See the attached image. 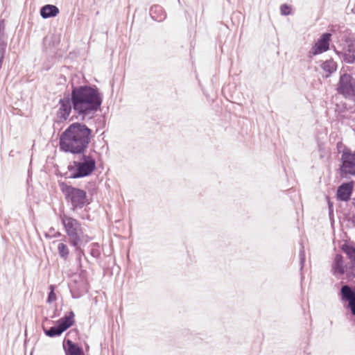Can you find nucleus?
Here are the masks:
<instances>
[{
    "mask_svg": "<svg viewBox=\"0 0 355 355\" xmlns=\"http://www.w3.org/2000/svg\"><path fill=\"white\" fill-rule=\"evenodd\" d=\"M59 13V9L54 5L47 4L40 9V15L44 19L55 17Z\"/></svg>",
    "mask_w": 355,
    "mask_h": 355,
    "instance_id": "16",
    "label": "nucleus"
},
{
    "mask_svg": "<svg viewBox=\"0 0 355 355\" xmlns=\"http://www.w3.org/2000/svg\"><path fill=\"white\" fill-rule=\"evenodd\" d=\"M342 300L348 302V308L355 315V291L349 286L345 285L341 288Z\"/></svg>",
    "mask_w": 355,
    "mask_h": 355,
    "instance_id": "11",
    "label": "nucleus"
},
{
    "mask_svg": "<svg viewBox=\"0 0 355 355\" xmlns=\"http://www.w3.org/2000/svg\"><path fill=\"white\" fill-rule=\"evenodd\" d=\"M60 219L71 245L75 247L76 250H78V245L83 241V238L81 224L76 219L66 214L61 215Z\"/></svg>",
    "mask_w": 355,
    "mask_h": 355,
    "instance_id": "3",
    "label": "nucleus"
},
{
    "mask_svg": "<svg viewBox=\"0 0 355 355\" xmlns=\"http://www.w3.org/2000/svg\"><path fill=\"white\" fill-rule=\"evenodd\" d=\"M50 289H51V291L49 294L47 302L49 303H52L53 302H54L56 300V295L54 293V291H53L54 288L52 285L50 286Z\"/></svg>",
    "mask_w": 355,
    "mask_h": 355,
    "instance_id": "23",
    "label": "nucleus"
},
{
    "mask_svg": "<svg viewBox=\"0 0 355 355\" xmlns=\"http://www.w3.org/2000/svg\"><path fill=\"white\" fill-rule=\"evenodd\" d=\"M336 90L339 94L345 98H351L355 96V79L348 73L340 75Z\"/></svg>",
    "mask_w": 355,
    "mask_h": 355,
    "instance_id": "7",
    "label": "nucleus"
},
{
    "mask_svg": "<svg viewBox=\"0 0 355 355\" xmlns=\"http://www.w3.org/2000/svg\"><path fill=\"white\" fill-rule=\"evenodd\" d=\"M71 98L74 112L83 120L92 119L103 101L98 89L90 86L73 87Z\"/></svg>",
    "mask_w": 355,
    "mask_h": 355,
    "instance_id": "1",
    "label": "nucleus"
},
{
    "mask_svg": "<svg viewBox=\"0 0 355 355\" xmlns=\"http://www.w3.org/2000/svg\"><path fill=\"white\" fill-rule=\"evenodd\" d=\"M340 174L343 178L355 175V151L345 148L341 153Z\"/></svg>",
    "mask_w": 355,
    "mask_h": 355,
    "instance_id": "6",
    "label": "nucleus"
},
{
    "mask_svg": "<svg viewBox=\"0 0 355 355\" xmlns=\"http://www.w3.org/2000/svg\"><path fill=\"white\" fill-rule=\"evenodd\" d=\"M4 29H5L4 21L1 20V21H0V35H1L2 33L4 34Z\"/></svg>",
    "mask_w": 355,
    "mask_h": 355,
    "instance_id": "24",
    "label": "nucleus"
},
{
    "mask_svg": "<svg viewBox=\"0 0 355 355\" xmlns=\"http://www.w3.org/2000/svg\"><path fill=\"white\" fill-rule=\"evenodd\" d=\"M321 67L323 71L326 72L325 76L329 77L332 73L336 71L337 64L331 59L324 62Z\"/></svg>",
    "mask_w": 355,
    "mask_h": 355,
    "instance_id": "19",
    "label": "nucleus"
},
{
    "mask_svg": "<svg viewBox=\"0 0 355 355\" xmlns=\"http://www.w3.org/2000/svg\"><path fill=\"white\" fill-rule=\"evenodd\" d=\"M353 187V182L343 183L339 186L338 187L336 193L338 199L341 201H348L350 199V196L352 193Z\"/></svg>",
    "mask_w": 355,
    "mask_h": 355,
    "instance_id": "12",
    "label": "nucleus"
},
{
    "mask_svg": "<svg viewBox=\"0 0 355 355\" xmlns=\"http://www.w3.org/2000/svg\"><path fill=\"white\" fill-rule=\"evenodd\" d=\"M300 257L301 264H302L304 261V252L303 250L300 251Z\"/></svg>",
    "mask_w": 355,
    "mask_h": 355,
    "instance_id": "25",
    "label": "nucleus"
},
{
    "mask_svg": "<svg viewBox=\"0 0 355 355\" xmlns=\"http://www.w3.org/2000/svg\"><path fill=\"white\" fill-rule=\"evenodd\" d=\"M332 270L335 275H342L346 274L347 277H354L355 275L351 274L349 272V266L344 264L343 257L340 254H336L334 257Z\"/></svg>",
    "mask_w": 355,
    "mask_h": 355,
    "instance_id": "9",
    "label": "nucleus"
},
{
    "mask_svg": "<svg viewBox=\"0 0 355 355\" xmlns=\"http://www.w3.org/2000/svg\"><path fill=\"white\" fill-rule=\"evenodd\" d=\"M280 12L282 15H288L291 14L292 8L291 6L284 3L280 7Z\"/></svg>",
    "mask_w": 355,
    "mask_h": 355,
    "instance_id": "22",
    "label": "nucleus"
},
{
    "mask_svg": "<svg viewBox=\"0 0 355 355\" xmlns=\"http://www.w3.org/2000/svg\"><path fill=\"white\" fill-rule=\"evenodd\" d=\"M67 348L65 349L66 355H85L82 348L70 340L66 342Z\"/></svg>",
    "mask_w": 355,
    "mask_h": 355,
    "instance_id": "18",
    "label": "nucleus"
},
{
    "mask_svg": "<svg viewBox=\"0 0 355 355\" xmlns=\"http://www.w3.org/2000/svg\"><path fill=\"white\" fill-rule=\"evenodd\" d=\"M150 15L152 19L157 21H162L166 18L165 12L161 6L157 5L153 6L150 8Z\"/></svg>",
    "mask_w": 355,
    "mask_h": 355,
    "instance_id": "17",
    "label": "nucleus"
},
{
    "mask_svg": "<svg viewBox=\"0 0 355 355\" xmlns=\"http://www.w3.org/2000/svg\"><path fill=\"white\" fill-rule=\"evenodd\" d=\"M330 38V33L322 34L321 37L318 40L315 46L312 48L310 53L312 55H315L327 51L329 49Z\"/></svg>",
    "mask_w": 355,
    "mask_h": 355,
    "instance_id": "10",
    "label": "nucleus"
},
{
    "mask_svg": "<svg viewBox=\"0 0 355 355\" xmlns=\"http://www.w3.org/2000/svg\"><path fill=\"white\" fill-rule=\"evenodd\" d=\"M64 331L58 326H54L51 327L49 329H44V333L49 337H55L60 336Z\"/></svg>",
    "mask_w": 355,
    "mask_h": 355,
    "instance_id": "21",
    "label": "nucleus"
},
{
    "mask_svg": "<svg viewBox=\"0 0 355 355\" xmlns=\"http://www.w3.org/2000/svg\"><path fill=\"white\" fill-rule=\"evenodd\" d=\"M60 188L66 197L71 200L73 208H82L89 203L85 191L64 183L60 184Z\"/></svg>",
    "mask_w": 355,
    "mask_h": 355,
    "instance_id": "5",
    "label": "nucleus"
},
{
    "mask_svg": "<svg viewBox=\"0 0 355 355\" xmlns=\"http://www.w3.org/2000/svg\"><path fill=\"white\" fill-rule=\"evenodd\" d=\"M92 130L80 123L71 124L60 135V147L64 152L83 153L92 138Z\"/></svg>",
    "mask_w": 355,
    "mask_h": 355,
    "instance_id": "2",
    "label": "nucleus"
},
{
    "mask_svg": "<svg viewBox=\"0 0 355 355\" xmlns=\"http://www.w3.org/2000/svg\"><path fill=\"white\" fill-rule=\"evenodd\" d=\"M74 313L73 311H69L65 315L57 321L58 326L62 329L63 331H66L68 328L71 327L74 323Z\"/></svg>",
    "mask_w": 355,
    "mask_h": 355,
    "instance_id": "15",
    "label": "nucleus"
},
{
    "mask_svg": "<svg viewBox=\"0 0 355 355\" xmlns=\"http://www.w3.org/2000/svg\"><path fill=\"white\" fill-rule=\"evenodd\" d=\"M57 248L60 257L64 260L67 259L69 254V250L67 245L65 243L60 242L58 243Z\"/></svg>",
    "mask_w": 355,
    "mask_h": 355,
    "instance_id": "20",
    "label": "nucleus"
},
{
    "mask_svg": "<svg viewBox=\"0 0 355 355\" xmlns=\"http://www.w3.org/2000/svg\"><path fill=\"white\" fill-rule=\"evenodd\" d=\"M340 57L347 63H354L355 62V44L348 43L347 47L340 53Z\"/></svg>",
    "mask_w": 355,
    "mask_h": 355,
    "instance_id": "13",
    "label": "nucleus"
},
{
    "mask_svg": "<svg viewBox=\"0 0 355 355\" xmlns=\"http://www.w3.org/2000/svg\"><path fill=\"white\" fill-rule=\"evenodd\" d=\"M95 168V159L91 155H83L69 165V170L71 171V178H80L91 175Z\"/></svg>",
    "mask_w": 355,
    "mask_h": 355,
    "instance_id": "4",
    "label": "nucleus"
},
{
    "mask_svg": "<svg viewBox=\"0 0 355 355\" xmlns=\"http://www.w3.org/2000/svg\"><path fill=\"white\" fill-rule=\"evenodd\" d=\"M71 98L68 96H64L59 101V108L57 111L56 123H62L66 121L71 112Z\"/></svg>",
    "mask_w": 355,
    "mask_h": 355,
    "instance_id": "8",
    "label": "nucleus"
},
{
    "mask_svg": "<svg viewBox=\"0 0 355 355\" xmlns=\"http://www.w3.org/2000/svg\"><path fill=\"white\" fill-rule=\"evenodd\" d=\"M342 250L347 255L350 260L349 272L355 275V247L348 244H344L342 246Z\"/></svg>",
    "mask_w": 355,
    "mask_h": 355,
    "instance_id": "14",
    "label": "nucleus"
}]
</instances>
